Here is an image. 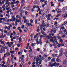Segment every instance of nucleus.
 I'll use <instances>...</instances> for the list:
<instances>
[{"instance_id":"f257e3e1","label":"nucleus","mask_w":67,"mask_h":67,"mask_svg":"<svg viewBox=\"0 0 67 67\" xmlns=\"http://www.w3.org/2000/svg\"><path fill=\"white\" fill-rule=\"evenodd\" d=\"M50 37L52 38V43H53V44H55V42H57V39H56L57 37L55 36H54L53 37L52 36H51V34H50L49 35V36H48V40H49V39H50Z\"/></svg>"},{"instance_id":"f03ea898","label":"nucleus","mask_w":67,"mask_h":67,"mask_svg":"<svg viewBox=\"0 0 67 67\" xmlns=\"http://www.w3.org/2000/svg\"><path fill=\"white\" fill-rule=\"evenodd\" d=\"M39 58L38 57H35L34 58V59H35L36 60V64H38V61L39 62H41L42 61V60L41 59H38Z\"/></svg>"},{"instance_id":"7ed1b4c3","label":"nucleus","mask_w":67,"mask_h":67,"mask_svg":"<svg viewBox=\"0 0 67 67\" xmlns=\"http://www.w3.org/2000/svg\"><path fill=\"white\" fill-rule=\"evenodd\" d=\"M46 25H45V23H42V25H40V26L41 28H40V30H42V29H43V27H45L46 26Z\"/></svg>"},{"instance_id":"20e7f679","label":"nucleus","mask_w":67,"mask_h":67,"mask_svg":"<svg viewBox=\"0 0 67 67\" xmlns=\"http://www.w3.org/2000/svg\"><path fill=\"white\" fill-rule=\"evenodd\" d=\"M41 32L42 34H43V37H45V36H46L47 34H45V33L42 30L41 31Z\"/></svg>"},{"instance_id":"39448f33","label":"nucleus","mask_w":67,"mask_h":67,"mask_svg":"<svg viewBox=\"0 0 67 67\" xmlns=\"http://www.w3.org/2000/svg\"><path fill=\"white\" fill-rule=\"evenodd\" d=\"M50 66H51V67H53V66H55V63H53L52 64V62H50L49 63Z\"/></svg>"},{"instance_id":"423d86ee","label":"nucleus","mask_w":67,"mask_h":67,"mask_svg":"<svg viewBox=\"0 0 67 67\" xmlns=\"http://www.w3.org/2000/svg\"><path fill=\"white\" fill-rule=\"evenodd\" d=\"M29 21H27L26 22V24H28V25L29 26H30V25H31V26H33V25H32V23H30L29 24Z\"/></svg>"},{"instance_id":"0eeeda50","label":"nucleus","mask_w":67,"mask_h":67,"mask_svg":"<svg viewBox=\"0 0 67 67\" xmlns=\"http://www.w3.org/2000/svg\"><path fill=\"white\" fill-rule=\"evenodd\" d=\"M63 51L62 49H60V56H63Z\"/></svg>"},{"instance_id":"6e6552de","label":"nucleus","mask_w":67,"mask_h":67,"mask_svg":"<svg viewBox=\"0 0 67 67\" xmlns=\"http://www.w3.org/2000/svg\"><path fill=\"white\" fill-rule=\"evenodd\" d=\"M55 10L57 13H59V12H62L60 10H59L58 8H57V9H56Z\"/></svg>"},{"instance_id":"1a4fd4ad","label":"nucleus","mask_w":67,"mask_h":67,"mask_svg":"<svg viewBox=\"0 0 67 67\" xmlns=\"http://www.w3.org/2000/svg\"><path fill=\"white\" fill-rule=\"evenodd\" d=\"M64 61H65L63 62L64 64H67V60H64Z\"/></svg>"},{"instance_id":"9d476101","label":"nucleus","mask_w":67,"mask_h":67,"mask_svg":"<svg viewBox=\"0 0 67 67\" xmlns=\"http://www.w3.org/2000/svg\"><path fill=\"white\" fill-rule=\"evenodd\" d=\"M55 58H54L53 59H51V63H55Z\"/></svg>"},{"instance_id":"9b49d317","label":"nucleus","mask_w":67,"mask_h":67,"mask_svg":"<svg viewBox=\"0 0 67 67\" xmlns=\"http://www.w3.org/2000/svg\"><path fill=\"white\" fill-rule=\"evenodd\" d=\"M62 12H59V14H58L56 16V17H58V16H59L61 15V14H62Z\"/></svg>"},{"instance_id":"f8f14e48","label":"nucleus","mask_w":67,"mask_h":67,"mask_svg":"<svg viewBox=\"0 0 67 67\" xmlns=\"http://www.w3.org/2000/svg\"><path fill=\"white\" fill-rule=\"evenodd\" d=\"M54 64H55V66H57V67H58V66H59V64L58 63H57L56 64V63H54Z\"/></svg>"},{"instance_id":"ddd939ff","label":"nucleus","mask_w":67,"mask_h":67,"mask_svg":"<svg viewBox=\"0 0 67 67\" xmlns=\"http://www.w3.org/2000/svg\"><path fill=\"white\" fill-rule=\"evenodd\" d=\"M62 16L63 18H65L66 17H67V14L66 15H65V14H63Z\"/></svg>"},{"instance_id":"4468645a","label":"nucleus","mask_w":67,"mask_h":67,"mask_svg":"<svg viewBox=\"0 0 67 67\" xmlns=\"http://www.w3.org/2000/svg\"><path fill=\"white\" fill-rule=\"evenodd\" d=\"M56 61H57V62H60L61 61L60 60V59H59L58 58H57L56 59Z\"/></svg>"},{"instance_id":"2eb2a0df","label":"nucleus","mask_w":67,"mask_h":67,"mask_svg":"<svg viewBox=\"0 0 67 67\" xmlns=\"http://www.w3.org/2000/svg\"><path fill=\"white\" fill-rule=\"evenodd\" d=\"M12 18V19H13V21H15V17L14 16H13Z\"/></svg>"},{"instance_id":"dca6fc26","label":"nucleus","mask_w":67,"mask_h":67,"mask_svg":"<svg viewBox=\"0 0 67 67\" xmlns=\"http://www.w3.org/2000/svg\"><path fill=\"white\" fill-rule=\"evenodd\" d=\"M19 11L20 12H23V10H22V8H21V7L20 8V9H19Z\"/></svg>"},{"instance_id":"f3484780","label":"nucleus","mask_w":67,"mask_h":67,"mask_svg":"<svg viewBox=\"0 0 67 67\" xmlns=\"http://www.w3.org/2000/svg\"><path fill=\"white\" fill-rule=\"evenodd\" d=\"M51 7H52L53 6H54V4H53V2H51Z\"/></svg>"},{"instance_id":"a211bd4d","label":"nucleus","mask_w":67,"mask_h":67,"mask_svg":"<svg viewBox=\"0 0 67 67\" xmlns=\"http://www.w3.org/2000/svg\"><path fill=\"white\" fill-rule=\"evenodd\" d=\"M3 52V49L2 48H1V50H0V53L1 54H2Z\"/></svg>"},{"instance_id":"6ab92c4d","label":"nucleus","mask_w":67,"mask_h":67,"mask_svg":"<svg viewBox=\"0 0 67 67\" xmlns=\"http://www.w3.org/2000/svg\"><path fill=\"white\" fill-rule=\"evenodd\" d=\"M6 55L8 56H10V53L8 52H6Z\"/></svg>"},{"instance_id":"aec40b11","label":"nucleus","mask_w":67,"mask_h":67,"mask_svg":"<svg viewBox=\"0 0 67 67\" xmlns=\"http://www.w3.org/2000/svg\"><path fill=\"white\" fill-rule=\"evenodd\" d=\"M43 57H45V58H46V57H47V56H48V55H46L45 54H44L43 55Z\"/></svg>"},{"instance_id":"412c9836","label":"nucleus","mask_w":67,"mask_h":67,"mask_svg":"<svg viewBox=\"0 0 67 67\" xmlns=\"http://www.w3.org/2000/svg\"><path fill=\"white\" fill-rule=\"evenodd\" d=\"M6 1V0H3V1H2V4H4V1Z\"/></svg>"},{"instance_id":"4be33fe9","label":"nucleus","mask_w":67,"mask_h":67,"mask_svg":"<svg viewBox=\"0 0 67 67\" xmlns=\"http://www.w3.org/2000/svg\"><path fill=\"white\" fill-rule=\"evenodd\" d=\"M63 12L64 13H66V14L67 13V12H66V11L65 10H63Z\"/></svg>"},{"instance_id":"5701e85b","label":"nucleus","mask_w":67,"mask_h":67,"mask_svg":"<svg viewBox=\"0 0 67 67\" xmlns=\"http://www.w3.org/2000/svg\"><path fill=\"white\" fill-rule=\"evenodd\" d=\"M41 59V60H44L45 59V58L43 56V57H42Z\"/></svg>"},{"instance_id":"b1692460","label":"nucleus","mask_w":67,"mask_h":67,"mask_svg":"<svg viewBox=\"0 0 67 67\" xmlns=\"http://www.w3.org/2000/svg\"><path fill=\"white\" fill-rule=\"evenodd\" d=\"M22 13H23L22 12H21L20 13V15L21 17H23V15H22Z\"/></svg>"},{"instance_id":"393cba45","label":"nucleus","mask_w":67,"mask_h":67,"mask_svg":"<svg viewBox=\"0 0 67 67\" xmlns=\"http://www.w3.org/2000/svg\"><path fill=\"white\" fill-rule=\"evenodd\" d=\"M57 21H55L54 22V25H55V26H56V25H57Z\"/></svg>"},{"instance_id":"a878e982","label":"nucleus","mask_w":67,"mask_h":67,"mask_svg":"<svg viewBox=\"0 0 67 67\" xmlns=\"http://www.w3.org/2000/svg\"><path fill=\"white\" fill-rule=\"evenodd\" d=\"M67 21H64V22L63 24V25H66V24H67Z\"/></svg>"},{"instance_id":"bb28decb","label":"nucleus","mask_w":67,"mask_h":67,"mask_svg":"<svg viewBox=\"0 0 67 67\" xmlns=\"http://www.w3.org/2000/svg\"><path fill=\"white\" fill-rule=\"evenodd\" d=\"M15 51H10V53L11 54H13L14 53Z\"/></svg>"},{"instance_id":"cd10ccee","label":"nucleus","mask_w":67,"mask_h":67,"mask_svg":"<svg viewBox=\"0 0 67 67\" xmlns=\"http://www.w3.org/2000/svg\"><path fill=\"white\" fill-rule=\"evenodd\" d=\"M0 16L1 18H3V15H2L1 14H0Z\"/></svg>"},{"instance_id":"c85d7f7f","label":"nucleus","mask_w":67,"mask_h":67,"mask_svg":"<svg viewBox=\"0 0 67 67\" xmlns=\"http://www.w3.org/2000/svg\"><path fill=\"white\" fill-rule=\"evenodd\" d=\"M40 52L41 54H44V52L42 50H41Z\"/></svg>"},{"instance_id":"c756f323","label":"nucleus","mask_w":67,"mask_h":67,"mask_svg":"<svg viewBox=\"0 0 67 67\" xmlns=\"http://www.w3.org/2000/svg\"><path fill=\"white\" fill-rule=\"evenodd\" d=\"M19 40V41H20V42L21 41H22V38H21V37H19L18 38Z\"/></svg>"},{"instance_id":"7c9ffc66","label":"nucleus","mask_w":67,"mask_h":67,"mask_svg":"<svg viewBox=\"0 0 67 67\" xmlns=\"http://www.w3.org/2000/svg\"><path fill=\"white\" fill-rule=\"evenodd\" d=\"M42 57V56L41 55H39V57H38V59H41V58Z\"/></svg>"},{"instance_id":"2f4dec72","label":"nucleus","mask_w":67,"mask_h":67,"mask_svg":"<svg viewBox=\"0 0 67 67\" xmlns=\"http://www.w3.org/2000/svg\"><path fill=\"white\" fill-rule=\"evenodd\" d=\"M63 10H67V8L66 7H64L63 8Z\"/></svg>"},{"instance_id":"473e14b6","label":"nucleus","mask_w":67,"mask_h":67,"mask_svg":"<svg viewBox=\"0 0 67 67\" xmlns=\"http://www.w3.org/2000/svg\"><path fill=\"white\" fill-rule=\"evenodd\" d=\"M44 3L45 4H46H46H47V2L46 1L44 2Z\"/></svg>"},{"instance_id":"72a5a7b5","label":"nucleus","mask_w":67,"mask_h":67,"mask_svg":"<svg viewBox=\"0 0 67 67\" xmlns=\"http://www.w3.org/2000/svg\"><path fill=\"white\" fill-rule=\"evenodd\" d=\"M60 29H62V30H65V27H63L60 28Z\"/></svg>"},{"instance_id":"f704fd0d","label":"nucleus","mask_w":67,"mask_h":67,"mask_svg":"<svg viewBox=\"0 0 67 67\" xmlns=\"http://www.w3.org/2000/svg\"><path fill=\"white\" fill-rule=\"evenodd\" d=\"M1 44H4V41H2L1 42Z\"/></svg>"},{"instance_id":"c9c22d12","label":"nucleus","mask_w":67,"mask_h":67,"mask_svg":"<svg viewBox=\"0 0 67 67\" xmlns=\"http://www.w3.org/2000/svg\"><path fill=\"white\" fill-rule=\"evenodd\" d=\"M29 53H32L33 51H32V50H30L29 51Z\"/></svg>"},{"instance_id":"e433bc0d","label":"nucleus","mask_w":67,"mask_h":67,"mask_svg":"<svg viewBox=\"0 0 67 67\" xmlns=\"http://www.w3.org/2000/svg\"><path fill=\"white\" fill-rule=\"evenodd\" d=\"M58 39H60L61 37L59 36H57Z\"/></svg>"},{"instance_id":"4c0bfd02","label":"nucleus","mask_w":67,"mask_h":67,"mask_svg":"<svg viewBox=\"0 0 67 67\" xmlns=\"http://www.w3.org/2000/svg\"><path fill=\"white\" fill-rule=\"evenodd\" d=\"M60 41L61 43H63V39H60Z\"/></svg>"},{"instance_id":"58836bf2","label":"nucleus","mask_w":67,"mask_h":67,"mask_svg":"<svg viewBox=\"0 0 67 67\" xmlns=\"http://www.w3.org/2000/svg\"><path fill=\"white\" fill-rule=\"evenodd\" d=\"M39 43L41 45H42V44H43V43L41 41L39 42Z\"/></svg>"},{"instance_id":"ea45409f","label":"nucleus","mask_w":67,"mask_h":67,"mask_svg":"<svg viewBox=\"0 0 67 67\" xmlns=\"http://www.w3.org/2000/svg\"><path fill=\"white\" fill-rule=\"evenodd\" d=\"M45 1V0H40L41 2H44Z\"/></svg>"},{"instance_id":"a19ab883","label":"nucleus","mask_w":67,"mask_h":67,"mask_svg":"<svg viewBox=\"0 0 67 67\" xmlns=\"http://www.w3.org/2000/svg\"><path fill=\"white\" fill-rule=\"evenodd\" d=\"M10 9V7H9L6 8V10H8Z\"/></svg>"},{"instance_id":"79ce46f5","label":"nucleus","mask_w":67,"mask_h":67,"mask_svg":"<svg viewBox=\"0 0 67 67\" xmlns=\"http://www.w3.org/2000/svg\"><path fill=\"white\" fill-rule=\"evenodd\" d=\"M51 58H51V57H48V59L49 60H51Z\"/></svg>"},{"instance_id":"37998d69","label":"nucleus","mask_w":67,"mask_h":67,"mask_svg":"<svg viewBox=\"0 0 67 67\" xmlns=\"http://www.w3.org/2000/svg\"><path fill=\"white\" fill-rule=\"evenodd\" d=\"M49 26V24H47V27H48Z\"/></svg>"},{"instance_id":"c03bdc74","label":"nucleus","mask_w":67,"mask_h":67,"mask_svg":"<svg viewBox=\"0 0 67 67\" xmlns=\"http://www.w3.org/2000/svg\"><path fill=\"white\" fill-rule=\"evenodd\" d=\"M3 34H2V35L0 36V38H2V37H3Z\"/></svg>"},{"instance_id":"a18cd8bd","label":"nucleus","mask_w":67,"mask_h":67,"mask_svg":"<svg viewBox=\"0 0 67 67\" xmlns=\"http://www.w3.org/2000/svg\"><path fill=\"white\" fill-rule=\"evenodd\" d=\"M54 56H55L56 57H58V54H55Z\"/></svg>"},{"instance_id":"49530a36","label":"nucleus","mask_w":67,"mask_h":67,"mask_svg":"<svg viewBox=\"0 0 67 67\" xmlns=\"http://www.w3.org/2000/svg\"><path fill=\"white\" fill-rule=\"evenodd\" d=\"M51 16V15L50 14H49L48 15V17H50V16Z\"/></svg>"},{"instance_id":"de8ad7c7","label":"nucleus","mask_w":67,"mask_h":67,"mask_svg":"<svg viewBox=\"0 0 67 67\" xmlns=\"http://www.w3.org/2000/svg\"><path fill=\"white\" fill-rule=\"evenodd\" d=\"M6 37V35L5 34L3 35V37H2V38H3L4 37Z\"/></svg>"},{"instance_id":"09e8293b","label":"nucleus","mask_w":67,"mask_h":67,"mask_svg":"<svg viewBox=\"0 0 67 67\" xmlns=\"http://www.w3.org/2000/svg\"><path fill=\"white\" fill-rule=\"evenodd\" d=\"M9 26L10 27H12V25L10 24L9 25Z\"/></svg>"},{"instance_id":"8fccbe9b","label":"nucleus","mask_w":67,"mask_h":67,"mask_svg":"<svg viewBox=\"0 0 67 67\" xmlns=\"http://www.w3.org/2000/svg\"><path fill=\"white\" fill-rule=\"evenodd\" d=\"M26 22H27V20L26 19L24 21V23H26Z\"/></svg>"},{"instance_id":"3c124183","label":"nucleus","mask_w":67,"mask_h":67,"mask_svg":"<svg viewBox=\"0 0 67 67\" xmlns=\"http://www.w3.org/2000/svg\"><path fill=\"white\" fill-rule=\"evenodd\" d=\"M12 46V45H11V44H8V47H11Z\"/></svg>"},{"instance_id":"603ef678","label":"nucleus","mask_w":67,"mask_h":67,"mask_svg":"<svg viewBox=\"0 0 67 67\" xmlns=\"http://www.w3.org/2000/svg\"><path fill=\"white\" fill-rule=\"evenodd\" d=\"M17 46H18V47H20V44L18 43V44L17 45Z\"/></svg>"},{"instance_id":"864d4df0","label":"nucleus","mask_w":67,"mask_h":67,"mask_svg":"<svg viewBox=\"0 0 67 67\" xmlns=\"http://www.w3.org/2000/svg\"><path fill=\"white\" fill-rule=\"evenodd\" d=\"M47 20H48H48H51V18L49 17H48L47 19Z\"/></svg>"},{"instance_id":"5fc2aeb1","label":"nucleus","mask_w":67,"mask_h":67,"mask_svg":"<svg viewBox=\"0 0 67 67\" xmlns=\"http://www.w3.org/2000/svg\"><path fill=\"white\" fill-rule=\"evenodd\" d=\"M36 42H38V38H37L36 39Z\"/></svg>"},{"instance_id":"6e6d98bb","label":"nucleus","mask_w":67,"mask_h":67,"mask_svg":"<svg viewBox=\"0 0 67 67\" xmlns=\"http://www.w3.org/2000/svg\"><path fill=\"white\" fill-rule=\"evenodd\" d=\"M31 46L33 47V46H34V44L33 43H32L31 44Z\"/></svg>"},{"instance_id":"4d7b16f0","label":"nucleus","mask_w":67,"mask_h":67,"mask_svg":"<svg viewBox=\"0 0 67 67\" xmlns=\"http://www.w3.org/2000/svg\"><path fill=\"white\" fill-rule=\"evenodd\" d=\"M38 13H37L36 14V17L37 18L38 16Z\"/></svg>"},{"instance_id":"13d9d810","label":"nucleus","mask_w":67,"mask_h":67,"mask_svg":"<svg viewBox=\"0 0 67 67\" xmlns=\"http://www.w3.org/2000/svg\"><path fill=\"white\" fill-rule=\"evenodd\" d=\"M35 24H36L37 23V19H36L35 21Z\"/></svg>"},{"instance_id":"bf43d9fd","label":"nucleus","mask_w":67,"mask_h":67,"mask_svg":"<svg viewBox=\"0 0 67 67\" xmlns=\"http://www.w3.org/2000/svg\"><path fill=\"white\" fill-rule=\"evenodd\" d=\"M13 29H16V27H15V26H14L13 27Z\"/></svg>"},{"instance_id":"052dcab7","label":"nucleus","mask_w":67,"mask_h":67,"mask_svg":"<svg viewBox=\"0 0 67 67\" xmlns=\"http://www.w3.org/2000/svg\"><path fill=\"white\" fill-rule=\"evenodd\" d=\"M5 7V5H3L2 6V8H4Z\"/></svg>"},{"instance_id":"680f3d73","label":"nucleus","mask_w":67,"mask_h":67,"mask_svg":"<svg viewBox=\"0 0 67 67\" xmlns=\"http://www.w3.org/2000/svg\"><path fill=\"white\" fill-rule=\"evenodd\" d=\"M24 27V25H23L21 27V29H23Z\"/></svg>"},{"instance_id":"e2e57ef3","label":"nucleus","mask_w":67,"mask_h":67,"mask_svg":"<svg viewBox=\"0 0 67 67\" xmlns=\"http://www.w3.org/2000/svg\"><path fill=\"white\" fill-rule=\"evenodd\" d=\"M36 37H37V36H36V35H35L34 36V38H36Z\"/></svg>"},{"instance_id":"0e129e2a","label":"nucleus","mask_w":67,"mask_h":67,"mask_svg":"<svg viewBox=\"0 0 67 67\" xmlns=\"http://www.w3.org/2000/svg\"><path fill=\"white\" fill-rule=\"evenodd\" d=\"M4 57H6V56H7V54H6L5 53L4 54Z\"/></svg>"},{"instance_id":"69168bd1","label":"nucleus","mask_w":67,"mask_h":67,"mask_svg":"<svg viewBox=\"0 0 67 67\" xmlns=\"http://www.w3.org/2000/svg\"><path fill=\"white\" fill-rule=\"evenodd\" d=\"M60 46H61L59 44H58V47H60Z\"/></svg>"},{"instance_id":"338daca9","label":"nucleus","mask_w":67,"mask_h":67,"mask_svg":"<svg viewBox=\"0 0 67 67\" xmlns=\"http://www.w3.org/2000/svg\"><path fill=\"white\" fill-rule=\"evenodd\" d=\"M40 38H43V35H41L40 36Z\"/></svg>"},{"instance_id":"774afa93","label":"nucleus","mask_w":67,"mask_h":67,"mask_svg":"<svg viewBox=\"0 0 67 67\" xmlns=\"http://www.w3.org/2000/svg\"><path fill=\"white\" fill-rule=\"evenodd\" d=\"M39 31H40V29H38L37 30V31L38 32H39Z\"/></svg>"}]
</instances>
